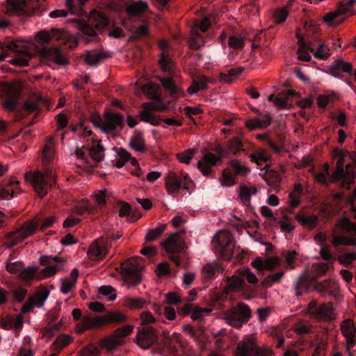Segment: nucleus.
Segmentation results:
<instances>
[{
	"mask_svg": "<svg viewBox=\"0 0 356 356\" xmlns=\"http://www.w3.org/2000/svg\"><path fill=\"white\" fill-rule=\"evenodd\" d=\"M353 66L350 63L345 62L341 59L337 60L330 67V73L334 77L343 79L341 72L352 74Z\"/></svg>",
	"mask_w": 356,
	"mask_h": 356,
	"instance_id": "nucleus-28",
	"label": "nucleus"
},
{
	"mask_svg": "<svg viewBox=\"0 0 356 356\" xmlns=\"http://www.w3.org/2000/svg\"><path fill=\"white\" fill-rule=\"evenodd\" d=\"M161 53L159 60L161 70L166 74L165 76L159 80L164 89L168 91L172 97H178L184 94L177 85L179 74L175 71V63L168 54L169 45L166 41H161L159 44Z\"/></svg>",
	"mask_w": 356,
	"mask_h": 356,
	"instance_id": "nucleus-2",
	"label": "nucleus"
},
{
	"mask_svg": "<svg viewBox=\"0 0 356 356\" xmlns=\"http://www.w3.org/2000/svg\"><path fill=\"white\" fill-rule=\"evenodd\" d=\"M40 261L41 265L45 266L42 270L44 277L54 275L61 268L62 259L57 256H42Z\"/></svg>",
	"mask_w": 356,
	"mask_h": 356,
	"instance_id": "nucleus-25",
	"label": "nucleus"
},
{
	"mask_svg": "<svg viewBox=\"0 0 356 356\" xmlns=\"http://www.w3.org/2000/svg\"><path fill=\"white\" fill-rule=\"evenodd\" d=\"M142 91L152 99H154L159 97L156 86L152 83H146L142 86Z\"/></svg>",
	"mask_w": 356,
	"mask_h": 356,
	"instance_id": "nucleus-56",
	"label": "nucleus"
},
{
	"mask_svg": "<svg viewBox=\"0 0 356 356\" xmlns=\"http://www.w3.org/2000/svg\"><path fill=\"white\" fill-rule=\"evenodd\" d=\"M296 220L302 226L309 229H314L318 222V218L316 215H305L298 213L295 216Z\"/></svg>",
	"mask_w": 356,
	"mask_h": 356,
	"instance_id": "nucleus-34",
	"label": "nucleus"
},
{
	"mask_svg": "<svg viewBox=\"0 0 356 356\" xmlns=\"http://www.w3.org/2000/svg\"><path fill=\"white\" fill-rule=\"evenodd\" d=\"M61 324L60 323L54 325H49L48 327L42 330L43 336L47 338L53 337L58 331L60 330Z\"/></svg>",
	"mask_w": 356,
	"mask_h": 356,
	"instance_id": "nucleus-60",
	"label": "nucleus"
},
{
	"mask_svg": "<svg viewBox=\"0 0 356 356\" xmlns=\"http://www.w3.org/2000/svg\"><path fill=\"white\" fill-rule=\"evenodd\" d=\"M345 157L346 155L343 152H339L336 169L332 174L330 179L332 182H340L342 188H348L353 183V177L346 170H348L350 165L345 164Z\"/></svg>",
	"mask_w": 356,
	"mask_h": 356,
	"instance_id": "nucleus-16",
	"label": "nucleus"
},
{
	"mask_svg": "<svg viewBox=\"0 0 356 356\" xmlns=\"http://www.w3.org/2000/svg\"><path fill=\"white\" fill-rule=\"evenodd\" d=\"M145 300L140 298H127L125 300V305L130 309H140L145 305Z\"/></svg>",
	"mask_w": 356,
	"mask_h": 356,
	"instance_id": "nucleus-53",
	"label": "nucleus"
},
{
	"mask_svg": "<svg viewBox=\"0 0 356 356\" xmlns=\"http://www.w3.org/2000/svg\"><path fill=\"white\" fill-rule=\"evenodd\" d=\"M161 245L168 253L169 259L174 262L177 266H181L179 254L186 247L185 242L181 235L177 233L170 234L161 242Z\"/></svg>",
	"mask_w": 356,
	"mask_h": 356,
	"instance_id": "nucleus-15",
	"label": "nucleus"
},
{
	"mask_svg": "<svg viewBox=\"0 0 356 356\" xmlns=\"http://www.w3.org/2000/svg\"><path fill=\"white\" fill-rule=\"evenodd\" d=\"M36 38L42 45L48 44L51 40H56L61 44H65L72 38V35L63 29H52L50 31L38 32Z\"/></svg>",
	"mask_w": 356,
	"mask_h": 356,
	"instance_id": "nucleus-20",
	"label": "nucleus"
},
{
	"mask_svg": "<svg viewBox=\"0 0 356 356\" xmlns=\"http://www.w3.org/2000/svg\"><path fill=\"white\" fill-rule=\"evenodd\" d=\"M134 327L132 325H124L118 328L114 332V338L111 341L110 346L115 348L122 344V338L129 335L133 330Z\"/></svg>",
	"mask_w": 356,
	"mask_h": 356,
	"instance_id": "nucleus-33",
	"label": "nucleus"
},
{
	"mask_svg": "<svg viewBox=\"0 0 356 356\" xmlns=\"http://www.w3.org/2000/svg\"><path fill=\"white\" fill-rule=\"evenodd\" d=\"M245 38L239 34H234L229 37L228 45L234 49H241L244 46Z\"/></svg>",
	"mask_w": 356,
	"mask_h": 356,
	"instance_id": "nucleus-48",
	"label": "nucleus"
},
{
	"mask_svg": "<svg viewBox=\"0 0 356 356\" xmlns=\"http://www.w3.org/2000/svg\"><path fill=\"white\" fill-rule=\"evenodd\" d=\"M259 118L250 119L246 121L245 125L250 130L257 129H266L272 122V118L268 115L259 114Z\"/></svg>",
	"mask_w": 356,
	"mask_h": 356,
	"instance_id": "nucleus-29",
	"label": "nucleus"
},
{
	"mask_svg": "<svg viewBox=\"0 0 356 356\" xmlns=\"http://www.w3.org/2000/svg\"><path fill=\"white\" fill-rule=\"evenodd\" d=\"M39 222L35 224L33 222H26L24 223L21 228L15 233H13L10 236L11 244L10 246L16 245L18 243L33 234L38 226Z\"/></svg>",
	"mask_w": 356,
	"mask_h": 356,
	"instance_id": "nucleus-27",
	"label": "nucleus"
},
{
	"mask_svg": "<svg viewBox=\"0 0 356 356\" xmlns=\"http://www.w3.org/2000/svg\"><path fill=\"white\" fill-rule=\"evenodd\" d=\"M36 51L41 58L56 64L65 65L69 63L63 53L57 47H38Z\"/></svg>",
	"mask_w": 356,
	"mask_h": 356,
	"instance_id": "nucleus-23",
	"label": "nucleus"
},
{
	"mask_svg": "<svg viewBox=\"0 0 356 356\" xmlns=\"http://www.w3.org/2000/svg\"><path fill=\"white\" fill-rule=\"evenodd\" d=\"M166 109L167 106L162 102L159 96L154 99L153 102L143 106V110L140 113V120L154 126H157L162 120L156 117L152 111H165Z\"/></svg>",
	"mask_w": 356,
	"mask_h": 356,
	"instance_id": "nucleus-19",
	"label": "nucleus"
},
{
	"mask_svg": "<svg viewBox=\"0 0 356 356\" xmlns=\"http://www.w3.org/2000/svg\"><path fill=\"white\" fill-rule=\"evenodd\" d=\"M119 216H127L131 222L136 221L140 218V216H135L134 214L131 215V207L129 204L126 202L121 203L119 210Z\"/></svg>",
	"mask_w": 356,
	"mask_h": 356,
	"instance_id": "nucleus-49",
	"label": "nucleus"
},
{
	"mask_svg": "<svg viewBox=\"0 0 356 356\" xmlns=\"http://www.w3.org/2000/svg\"><path fill=\"white\" fill-rule=\"evenodd\" d=\"M309 311L316 317L325 321H332L334 318V309L331 303L318 305V303L313 300L309 304Z\"/></svg>",
	"mask_w": 356,
	"mask_h": 356,
	"instance_id": "nucleus-26",
	"label": "nucleus"
},
{
	"mask_svg": "<svg viewBox=\"0 0 356 356\" xmlns=\"http://www.w3.org/2000/svg\"><path fill=\"white\" fill-rule=\"evenodd\" d=\"M299 48L297 51L298 59L302 61H309L311 56L309 51L313 53L314 49L311 47L310 43L307 44L305 42L303 37L298 35Z\"/></svg>",
	"mask_w": 356,
	"mask_h": 356,
	"instance_id": "nucleus-31",
	"label": "nucleus"
},
{
	"mask_svg": "<svg viewBox=\"0 0 356 356\" xmlns=\"http://www.w3.org/2000/svg\"><path fill=\"white\" fill-rule=\"evenodd\" d=\"M195 150L194 149H188L187 150L177 154V159L179 161L188 164L195 155Z\"/></svg>",
	"mask_w": 356,
	"mask_h": 356,
	"instance_id": "nucleus-59",
	"label": "nucleus"
},
{
	"mask_svg": "<svg viewBox=\"0 0 356 356\" xmlns=\"http://www.w3.org/2000/svg\"><path fill=\"white\" fill-rule=\"evenodd\" d=\"M245 279L250 284H257L258 279L256 275L252 273L249 268H243L238 270V275H232L227 277L224 291L228 293L234 291H245L248 287Z\"/></svg>",
	"mask_w": 356,
	"mask_h": 356,
	"instance_id": "nucleus-12",
	"label": "nucleus"
},
{
	"mask_svg": "<svg viewBox=\"0 0 356 356\" xmlns=\"http://www.w3.org/2000/svg\"><path fill=\"white\" fill-rule=\"evenodd\" d=\"M38 5V0H6L2 4V11L8 15H31L37 13L33 10Z\"/></svg>",
	"mask_w": 356,
	"mask_h": 356,
	"instance_id": "nucleus-11",
	"label": "nucleus"
},
{
	"mask_svg": "<svg viewBox=\"0 0 356 356\" xmlns=\"http://www.w3.org/2000/svg\"><path fill=\"white\" fill-rule=\"evenodd\" d=\"M334 246L343 245H356V236L347 237L344 236L334 235L332 239Z\"/></svg>",
	"mask_w": 356,
	"mask_h": 356,
	"instance_id": "nucleus-46",
	"label": "nucleus"
},
{
	"mask_svg": "<svg viewBox=\"0 0 356 356\" xmlns=\"http://www.w3.org/2000/svg\"><path fill=\"white\" fill-rule=\"evenodd\" d=\"M142 268L137 260L129 259L122 264L120 273L124 282L132 285L138 284L141 280L140 272Z\"/></svg>",
	"mask_w": 356,
	"mask_h": 356,
	"instance_id": "nucleus-18",
	"label": "nucleus"
},
{
	"mask_svg": "<svg viewBox=\"0 0 356 356\" xmlns=\"http://www.w3.org/2000/svg\"><path fill=\"white\" fill-rule=\"evenodd\" d=\"M19 184V182L17 180H12L6 187H0V199L14 197L15 191L18 189Z\"/></svg>",
	"mask_w": 356,
	"mask_h": 356,
	"instance_id": "nucleus-39",
	"label": "nucleus"
},
{
	"mask_svg": "<svg viewBox=\"0 0 356 356\" xmlns=\"http://www.w3.org/2000/svg\"><path fill=\"white\" fill-rule=\"evenodd\" d=\"M214 248L221 257L229 260L234 254L235 241L231 233L226 230L219 231L213 241Z\"/></svg>",
	"mask_w": 356,
	"mask_h": 356,
	"instance_id": "nucleus-14",
	"label": "nucleus"
},
{
	"mask_svg": "<svg viewBox=\"0 0 356 356\" xmlns=\"http://www.w3.org/2000/svg\"><path fill=\"white\" fill-rule=\"evenodd\" d=\"M94 124L105 134L120 132L124 127V117L119 113L108 112L105 115L104 120L99 118Z\"/></svg>",
	"mask_w": 356,
	"mask_h": 356,
	"instance_id": "nucleus-17",
	"label": "nucleus"
},
{
	"mask_svg": "<svg viewBox=\"0 0 356 356\" xmlns=\"http://www.w3.org/2000/svg\"><path fill=\"white\" fill-rule=\"evenodd\" d=\"M54 158V145L51 140H49L42 150V170L26 172L25 179L29 181L38 195L42 198L56 184L50 162Z\"/></svg>",
	"mask_w": 356,
	"mask_h": 356,
	"instance_id": "nucleus-1",
	"label": "nucleus"
},
{
	"mask_svg": "<svg viewBox=\"0 0 356 356\" xmlns=\"http://www.w3.org/2000/svg\"><path fill=\"white\" fill-rule=\"evenodd\" d=\"M131 147L137 152H144L145 151V140L143 134L140 131H137L134 136L129 142Z\"/></svg>",
	"mask_w": 356,
	"mask_h": 356,
	"instance_id": "nucleus-41",
	"label": "nucleus"
},
{
	"mask_svg": "<svg viewBox=\"0 0 356 356\" xmlns=\"http://www.w3.org/2000/svg\"><path fill=\"white\" fill-rule=\"evenodd\" d=\"M148 9L147 2L140 0L134 2L127 8V13L130 16H139Z\"/></svg>",
	"mask_w": 356,
	"mask_h": 356,
	"instance_id": "nucleus-36",
	"label": "nucleus"
},
{
	"mask_svg": "<svg viewBox=\"0 0 356 356\" xmlns=\"http://www.w3.org/2000/svg\"><path fill=\"white\" fill-rule=\"evenodd\" d=\"M295 95V91L289 90L280 92L275 99V104L281 108H287L289 106L288 98Z\"/></svg>",
	"mask_w": 356,
	"mask_h": 356,
	"instance_id": "nucleus-40",
	"label": "nucleus"
},
{
	"mask_svg": "<svg viewBox=\"0 0 356 356\" xmlns=\"http://www.w3.org/2000/svg\"><path fill=\"white\" fill-rule=\"evenodd\" d=\"M3 49V52L0 53V62L4 60L9 56L10 53H13L14 58L9 62L19 67L29 65V60L33 57L32 53L26 47L19 44L17 41H10L6 45V49Z\"/></svg>",
	"mask_w": 356,
	"mask_h": 356,
	"instance_id": "nucleus-9",
	"label": "nucleus"
},
{
	"mask_svg": "<svg viewBox=\"0 0 356 356\" xmlns=\"http://www.w3.org/2000/svg\"><path fill=\"white\" fill-rule=\"evenodd\" d=\"M122 234L112 230L104 231V234L97 238L89 247L88 254L92 260H100L105 257L112 246V243L120 238Z\"/></svg>",
	"mask_w": 356,
	"mask_h": 356,
	"instance_id": "nucleus-7",
	"label": "nucleus"
},
{
	"mask_svg": "<svg viewBox=\"0 0 356 356\" xmlns=\"http://www.w3.org/2000/svg\"><path fill=\"white\" fill-rule=\"evenodd\" d=\"M19 94L9 90L3 99V106L6 109L15 113V120H19L26 115L39 111V104L36 101H27L21 108L18 105Z\"/></svg>",
	"mask_w": 356,
	"mask_h": 356,
	"instance_id": "nucleus-6",
	"label": "nucleus"
},
{
	"mask_svg": "<svg viewBox=\"0 0 356 356\" xmlns=\"http://www.w3.org/2000/svg\"><path fill=\"white\" fill-rule=\"evenodd\" d=\"M258 190L254 186L248 187L247 186H241L239 191V196L245 205L250 204V197L252 195H256Z\"/></svg>",
	"mask_w": 356,
	"mask_h": 356,
	"instance_id": "nucleus-38",
	"label": "nucleus"
},
{
	"mask_svg": "<svg viewBox=\"0 0 356 356\" xmlns=\"http://www.w3.org/2000/svg\"><path fill=\"white\" fill-rule=\"evenodd\" d=\"M252 316L250 307L244 302H239L233 305L223 314V319L230 326L240 329L247 323Z\"/></svg>",
	"mask_w": 356,
	"mask_h": 356,
	"instance_id": "nucleus-8",
	"label": "nucleus"
},
{
	"mask_svg": "<svg viewBox=\"0 0 356 356\" xmlns=\"http://www.w3.org/2000/svg\"><path fill=\"white\" fill-rule=\"evenodd\" d=\"M114 149L118 157L115 166L117 168H121L131 159V154L124 148L114 147Z\"/></svg>",
	"mask_w": 356,
	"mask_h": 356,
	"instance_id": "nucleus-44",
	"label": "nucleus"
},
{
	"mask_svg": "<svg viewBox=\"0 0 356 356\" xmlns=\"http://www.w3.org/2000/svg\"><path fill=\"white\" fill-rule=\"evenodd\" d=\"M230 167L236 175L245 176L250 170L245 165H242L238 160H232L230 161Z\"/></svg>",
	"mask_w": 356,
	"mask_h": 356,
	"instance_id": "nucleus-52",
	"label": "nucleus"
},
{
	"mask_svg": "<svg viewBox=\"0 0 356 356\" xmlns=\"http://www.w3.org/2000/svg\"><path fill=\"white\" fill-rule=\"evenodd\" d=\"M95 29L100 31L106 28L109 24L108 18L102 13H95Z\"/></svg>",
	"mask_w": 356,
	"mask_h": 356,
	"instance_id": "nucleus-51",
	"label": "nucleus"
},
{
	"mask_svg": "<svg viewBox=\"0 0 356 356\" xmlns=\"http://www.w3.org/2000/svg\"><path fill=\"white\" fill-rule=\"evenodd\" d=\"M314 56L321 60H326L330 55V50L325 44L318 45L316 51H313Z\"/></svg>",
	"mask_w": 356,
	"mask_h": 356,
	"instance_id": "nucleus-55",
	"label": "nucleus"
},
{
	"mask_svg": "<svg viewBox=\"0 0 356 356\" xmlns=\"http://www.w3.org/2000/svg\"><path fill=\"white\" fill-rule=\"evenodd\" d=\"M283 275L284 273L282 271L272 274L263 281L262 285L265 287L270 286L272 283L279 282L283 277Z\"/></svg>",
	"mask_w": 356,
	"mask_h": 356,
	"instance_id": "nucleus-58",
	"label": "nucleus"
},
{
	"mask_svg": "<svg viewBox=\"0 0 356 356\" xmlns=\"http://www.w3.org/2000/svg\"><path fill=\"white\" fill-rule=\"evenodd\" d=\"M110 55L106 52L99 51L97 49L87 51L85 54V62L93 67H97L100 60L109 57Z\"/></svg>",
	"mask_w": 356,
	"mask_h": 356,
	"instance_id": "nucleus-30",
	"label": "nucleus"
},
{
	"mask_svg": "<svg viewBox=\"0 0 356 356\" xmlns=\"http://www.w3.org/2000/svg\"><path fill=\"white\" fill-rule=\"evenodd\" d=\"M81 33L83 39L87 43L92 42L98 38L96 30L89 24L83 25Z\"/></svg>",
	"mask_w": 356,
	"mask_h": 356,
	"instance_id": "nucleus-43",
	"label": "nucleus"
},
{
	"mask_svg": "<svg viewBox=\"0 0 356 356\" xmlns=\"http://www.w3.org/2000/svg\"><path fill=\"white\" fill-rule=\"evenodd\" d=\"M14 299L22 302L27 295V290L22 287H16L11 291Z\"/></svg>",
	"mask_w": 356,
	"mask_h": 356,
	"instance_id": "nucleus-61",
	"label": "nucleus"
},
{
	"mask_svg": "<svg viewBox=\"0 0 356 356\" xmlns=\"http://www.w3.org/2000/svg\"><path fill=\"white\" fill-rule=\"evenodd\" d=\"M74 320L80 321L78 330L81 332L88 329L99 327L108 323H120L126 321V316L120 312H109L104 316H84L79 309H74L72 312Z\"/></svg>",
	"mask_w": 356,
	"mask_h": 356,
	"instance_id": "nucleus-4",
	"label": "nucleus"
},
{
	"mask_svg": "<svg viewBox=\"0 0 356 356\" xmlns=\"http://www.w3.org/2000/svg\"><path fill=\"white\" fill-rule=\"evenodd\" d=\"M218 155L213 153H207L204 155L203 160L197 163V168L204 176H209L211 172V168L220 163L223 157L229 154L234 155L239 152H245L242 141L238 137L230 139L226 147H218L216 149Z\"/></svg>",
	"mask_w": 356,
	"mask_h": 356,
	"instance_id": "nucleus-3",
	"label": "nucleus"
},
{
	"mask_svg": "<svg viewBox=\"0 0 356 356\" xmlns=\"http://www.w3.org/2000/svg\"><path fill=\"white\" fill-rule=\"evenodd\" d=\"M136 339L138 345L143 349L149 348L158 340L156 330L151 326L138 330Z\"/></svg>",
	"mask_w": 356,
	"mask_h": 356,
	"instance_id": "nucleus-24",
	"label": "nucleus"
},
{
	"mask_svg": "<svg viewBox=\"0 0 356 356\" xmlns=\"http://www.w3.org/2000/svg\"><path fill=\"white\" fill-rule=\"evenodd\" d=\"M72 339L66 334L60 335L54 342V346L56 350L60 351L64 347L67 346L71 342Z\"/></svg>",
	"mask_w": 356,
	"mask_h": 356,
	"instance_id": "nucleus-54",
	"label": "nucleus"
},
{
	"mask_svg": "<svg viewBox=\"0 0 356 356\" xmlns=\"http://www.w3.org/2000/svg\"><path fill=\"white\" fill-rule=\"evenodd\" d=\"M104 148L99 143L89 149L90 155L97 162H100L103 160L104 156Z\"/></svg>",
	"mask_w": 356,
	"mask_h": 356,
	"instance_id": "nucleus-50",
	"label": "nucleus"
},
{
	"mask_svg": "<svg viewBox=\"0 0 356 356\" xmlns=\"http://www.w3.org/2000/svg\"><path fill=\"white\" fill-rule=\"evenodd\" d=\"M193 185V181L185 172H181L180 177L174 172H170L165 179L166 190L172 195L177 194L181 189L191 193Z\"/></svg>",
	"mask_w": 356,
	"mask_h": 356,
	"instance_id": "nucleus-13",
	"label": "nucleus"
},
{
	"mask_svg": "<svg viewBox=\"0 0 356 356\" xmlns=\"http://www.w3.org/2000/svg\"><path fill=\"white\" fill-rule=\"evenodd\" d=\"M208 82L209 79L206 76L195 79L193 85L188 88V91L191 94H195L200 90H204L207 88Z\"/></svg>",
	"mask_w": 356,
	"mask_h": 356,
	"instance_id": "nucleus-42",
	"label": "nucleus"
},
{
	"mask_svg": "<svg viewBox=\"0 0 356 356\" xmlns=\"http://www.w3.org/2000/svg\"><path fill=\"white\" fill-rule=\"evenodd\" d=\"M341 331L343 335L347 338L348 342L350 346L355 344V337L356 329L352 320L344 321L341 325Z\"/></svg>",
	"mask_w": 356,
	"mask_h": 356,
	"instance_id": "nucleus-35",
	"label": "nucleus"
},
{
	"mask_svg": "<svg viewBox=\"0 0 356 356\" xmlns=\"http://www.w3.org/2000/svg\"><path fill=\"white\" fill-rule=\"evenodd\" d=\"M166 227V225L161 224L156 228L149 229L145 238V241L152 242L159 238L165 232Z\"/></svg>",
	"mask_w": 356,
	"mask_h": 356,
	"instance_id": "nucleus-45",
	"label": "nucleus"
},
{
	"mask_svg": "<svg viewBox=\"0 0 356 356\" xmlns=\"http://www.w3.org/2000/svg\"><path fill=\"white\" fill-rule=\"evenodd\" d=\"M222 271L223 268L219 263L214 261L207 264L203 267L202 272V277L204 280H209L213 279L216 274L222 273Z\"/></svg>",
	"mask_w": 356,
	"mask_h": 356,
	"instance_id": "nucleus-32",
	"label": "nucleus"
},
{
	"mask_svg": "<svg viewBox=\"0 0 356 356\" xmlns=\"http://www.w3.org/2000/svg\"><path fill=\"white\" fill-rule=\"evenodd\" d=\"M211 26V22L208 17H204L195 24V27L191 31V35L188 39V44L191 49H199L204 45V39L200 31L206 32Z\"/></svg>",
	"mask_w": 356,
	"mask_h": 356,
	"instance_id": "nucleus-21",
	"label": "nucleus"
},
{
	"mask_svg": "<svg viewBox=\"0 0 356 356\" xmlns=\"http://www.w3.org/2000/svg\"><path fill=\"white\" fill-rule=\"evenodd\" d=\"M88 0H66V6L72 15H81Z\"/></svg>",
	"mask_w": 356,
	"mask_h": 356,
	"instance_id": "nucleus-37",
	"label": "nucleus"
},
{
	"mask_svg": "<svg viewBox=\"0 0 356 356\" xmlns=\"http://www.w3.org/2000/svg\"><path fill=\"white\" fill-rule=\"evenodd\" d=\"M312 287L318 291L323 296H336L339 290L338 283L332 280L327 279L323 282H318L314 277L305 274L298 277L296 282L294 290L297 296H302Z\"/></svg>",
	"mask_w": 356,
	"mask_h": 356,
	"instance_id": "nucleus-5",
	"label": "nucleus"
},
{
	"mask_svg": "<svg viewBox=\"0 0 356 356\" xmlns=\"http://www.w3.org/2000/svg\"><path fill=\"white\" fill-rule=\"evenodd\" d=\"M356 0H345L342 1L338 6L337 10L327 13L324 17V20L326 22L331 23L332 24H338L343 18H339L341 15L348 14L350 12V15L355 14L352 10H350L355 3Z\"/></svg>",
	"mask_w": 356,
	"mask_h": 356,
	"instance_id": "nucleus-22",
	"label": "nucleus"
},
{
	"mask_svg": "<svg viewBox=\"0 0 356 356\" xmlns=\"http://www.w3.org/2000/svg\"><path fill=\"white\" fill-rule=\"evenodd\" d=\"M288 15L289 11L287 6L277 9L273 14L275 21L277 23H282L284 22Z\"/></svg>",
	"mask_w": 356,
	"mask_h": 356,
	"instance_id": "nucleus-57",
	"label": "nucleus"
},
{
	"mask_svg": "<svg viewBox=\"0 0 356 356\" xmlns=\"http://www.w3.org/2000/svg\"><path fill=\"white\" fill-rule=\"evenodd\" d=\"M236 356H273V351L268 346H259L255 339L246 336L237 343Z\"/></svg>",
	"mask_w": 356,
	"mask_h": 356,
	"instance_id": "nucleus-10",
	"label": "nucleus"
},
{
	"mask_svg": "<svg viewBox=\"0 0 356 356\" xmlns=\"http://www.w3.org/2000/svg\"><path fill=\"white\" fill-rule=\"evenodd\" d=\"M149 34V27L147 24H143L138 26L134 35L131 36L132 39L136 40L142 37L147 36Z\"/></svg>",
	"mask_w": 356,
	"mask_h": 356,
	"instance_id": "nucleus-63",
	"label": "nucleus"
},
{
	"mask_svg": "<svg viewBox=\"0 0 356 356\" xmlns=\"http://www.w3.org/2000/svg\"><path fill=\"white\" fill-rule=\"evenodd\" d=\"M354 260H356V253H345L339 257V261L345 266L350 265Z\"/></svg>",
	"mask_w": 356,
	"mask_h": 356,
	"instance_id": "nucleus-64",
	"label": "nucleus"
},
{
	"mask_svg": "<svg viewBox=\"0 0 356 356\" xmlns=\"http://www.w3.org/2000/svg\"><path fill=\"white\" fill-rule=\"evenodd\" d=\"M298 334H307L311 332V327L307 322H299L294 327Z\"/></svg>",
	"mask_w": 356,
	"mask_h": 356,
	"instance_id": "nucleus-62",
	"label": "nucleus"
},
{
	"mask_svg": "<svg viewBox=\"0 0 356 356\" xmlns=\"http://www.w3.org/2000/svg\"><path fill=\"white\" fill-rule=\"evenodd\" d=\"M37 273L38 268L36 267H28L21 270L18 277L22 281L29 282L35 277Z\"/></svg>",
	"mask_w": 356,
	"mask_h": 356,
	"instance_id": "nucleus-47",
	"label": "nucleus"
}]
</instances>
